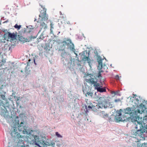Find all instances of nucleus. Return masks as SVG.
Masks as SVG:
<instances>
[{
  "label": "nucleus",
  "instance_id": "1",
  "mask_svg": "<svg viewBox=\"0 0 147 147\" xmlns=\"http://www.w3.org/2000/svg\"><path fill=\"white\" fill-rule=\"evenodd\" d=\"M146 108L143 104L141 103L139 105V109L135 111L133 108L127 107L124 110H119L115 117V119L117 122L119 121L127 122L130 119L129 117H127L126 114L130 115H137L138 113L144 114Z\"/></svg>",
  "mask_w": 147,
  "mask_h": 147
},
{
  "label": "nucleus",
  "instance_id": "2",
  "mask_svg": "<svg viewBox=\"0 0 147 147\" xmlns=\"http://www.w3.org/2000/svg\"><path fill=\"white\" fill-rule=\"evenodd\" d=\"M134 127L136 131H132L133 135L135 136L138 140H145L144 133H147V125L143 123L142 121L136 122L134 123Z\"/></svg>",
  "mask_w": 147,
  "mask_h": 147
},
{
  "label": "nucleus",
  "instance_id": "3",
  "mask_svg": "<svg viewBox=\"0 0 147 147\" xmlns=\"http://www.w3.org/2000/svg\"><path fill=\"white\" fill-rule=\"evenodd\" d=\"M61 43L62 45L60 46V48L62 50H65L67 46L68 49H69L77 55L75 52L74 45L70 39L69 38H65L64 40Z\"/></svg>",
  "mask_w": 147,
  "mask_h": 147
},
{
  "label": "nucleus",
  "instance_id": "4",
  "mask_svg": "<svg viewBox=\"0 0 147 147\" xmlns=\"http://www.w3.org/2000/svg\"><path fill=\"white\" fill-rule=\"evenodd\" d=\"M86 78L85 80L86 82L89 83L91 86L93 85L95 89L97 90L99 86V84L97 83V81L95 80V79L91 77V76H93L91 74H87Z\"/></svg>",
  "mask_w": 147,
  "mask_h": 147
},
{
  "label": "nucleus",
  "instance_id": "5",
  "mask_svg": "<svg viewBox=\"0 0 147 147\" xmlns=\"http://www.w3.org/2000/svg\"><path fill=\"white\" fill-rule=\"evenodd\" d=\"M11 135L12 137L19 140V141L18 142V144H19L20 141L21 143L23 144H24V140H21L20 139L21 138H24L25 136H22L19 133H18L16 127H14L13 128L12 131L11 133Z\"/></svg>",
  "mask_w": 147,
  "mask_h": 147
},
{
  "label": "nucleus",
  "instance_id": "6",
  "mask_svg": "<svg viewBox=\"0 0 147 147\" xmlns=\"http://www.w3.org/2000/svg\"><path fill=\"white\" fill-rule=\"evenodd\" d=\"M81 56L82 58V60L84 61H87L88 63H90V59L89 58V53L87 51H84L82 52L81 54Z\"/></svg>",
  "mask_w": 147,
  "mask_h": 147
},
{
  "label": "nucleus",
  "instance_id": "7",
  "mask_svg": "<svg viewBox=\"0 0 147 147\" xmlns=\"http://www.w3.org/2000/svg\"><path fill=\"white\" fill-rule=\"evenodd\" d=\"M40 5L43 9V11L41 10L39 16L41 17L42 20H47L48 19V15L46 14V9L45 8L44 6Z\"/></svg>",
  "mask_w": 147,
  "mask_h": 147
},
{
  "label": "nucleus",
  "instance_id": "8",
  "mask_svg": "<svg viewBox=\"0 0 147 147\" xmlns=\"http://www.w3.org/2000/svg\"><path fill=\"white\" fill-rule=\"evenodd\" d=\"M98 105L100 106L102 108L105 106V105L107 103V101L104 97H100L97 100Z\"/></svg>",
  "mask_w": 147,
  "mask_h": 147
},
{
  "label": "nucleus",
  "instance_id": "9",
  "mask_svg": "<svg viewBox=\"0 0 147 147\" xmlns=\"http://www.w3.org/2000/svg\"><path fill=\"white\" fill-rule=\"evenodd\" d=\"M25 126H24V124L23 122H21L20 124L18 126V129L19 131H22L23 134H28V132L25 129Z\"/></svg>",
  "mask_w": 147,
  "mask_h": 147
},
{
  "label": "nucleus",
  "instance_id": "10",
  "mask_svg": "<svg viewBox=\"0 0 147 147\" xmlns=\"http://www.w3.org/2000/svg\"><path fill=\"white\" fill-rule=\"evenodd\" d=\"M4 37L6 38L7 37L8 39H11L12 40H13L15 37V35L14 33H11L9 32H7L4 35Z\"/></svg>",
  "mask_w": 147,
  "mask_h": 147
},
{
  "label": "nucleus",
  "instance_id": "11",
  "mask_svg": "<svg viewBox=\"0 0 147 147\" xmlns=\"http://www.w3.org/2000/svg\"><path fill=\"white\" fill-rule=\"evenodd\" d=\"M87 105H85V108L86 109V112L87 113L88 112L89 110H92V106H93L92 104L90 102V103H88L87 102Z\"/></svg>",
  "mask_w": 147,
  "mask_h": 147
},
{
  "label": "nucleus",
  "instance_id": "12",
  "mask_svg": "<svg viewBox=\"0 0 147 147\" xmlns=\"http://www.w3.org/2000/svg\"><path fill=\"white\" fill-rule=\"evenodd\" d=\"M83 91L84 93H85V94L86 96H88L91 98L92 97L93 94L92 92H91L90 91L88 92H86V90L84 89L83 90Z\"/></svg>",
  "mask_w": 147,
  "mask_h": 147
},
{
  "label": "nucleus",
  "instance_id": "13",
  "mask_svg": "<svg viewBox=\"0 0 147 147\" xmlns=\"http://www.w3.org/2000/svg\"><path fill=\"white\" fill-rule=\"evenodd\" d=\"M102 107L99 105L97 104L96 106L93 105L92 111L94 112H97L99 111L98 110L100 108H102Z\"/></svg>",
  "mask_w": 147,
  "mask_h": 147
},
{
  "label": "nucleus",
  "instance_id": "14",
  "mask_svg": "<svg viewBox=\"0 0 147 147\" xmlns=\"http://www.w3.org/2000/svg\"><path fill=\"white\" fill-rule=\"evenodd\" d=\"M98 67L99 69H101L102 67V60L101 58H99L98 59Z\"/></svg>",
  "mask_w": 147,
  "mask_h": 147
},
{
  "label": "nucleus",
  "instance_id": "15",
  "mask_svg": "<svg viewBox=\"0 0 147 147\" xmlns=\"http://www.w3.org/2000/svg\"><path fill=\"white\" fill-rule=\"evenodd\" d=\"M100 115L101 117L104 118L108 117L109 116L108 115L107 113L103 111H102L100 112Z\"/></svg>",
  "mask_w": 147,
  "mask_h": 147
},
{
  "label": "nucleus",
  "instance_id": "16",
  "mask_svg": "<svg viewBox=\"0 0 147 147\" xmlns=\"http://www.w3.org/2000/svg\"><path fill=\"white\" fill-rule=\"evenodd\" d=\"M133 147H141V144L140 143L139 141H136L135 143H134L132 145Z\"/></svg>",
  "mask_w": 147,
  "mask_h": 147
},
{
  "label": "nucleus",
  "instance_id": "17",
  "mask_svg": "<svg viewBox=\"0 0 147 147\" xmlns=\"http://www.w3.org/2000/svg\"><path fill=\"white\" fill-rule=\"evenodd\" d=\"M139 117L138 116H137L133 117V118L131 119L132 121V122H134V123H135L136 122H139L138 120V119L139 120Z\"/></svg>",
  "mask_w": 147,
  "mask_h": 147
},
{
  "label": "nucleus",
  "instance_id": "18",
  "mask_svg": "<svg viewBox=\"0 0 147 147\" xmlns=\"http://www.w3.org/2000/svg\"><path fill=\"white\" fill-rule=\"evenodd\" d=\"M140 119H141V121H143V123H147V113L145 115V116H144L143 118L142 117H141Z\"/></svg>",
  "mask_w": 147,
  "mask_h": 147
},
{
  "label": "nucleus",
  "instance_id": "19",
  "mask_svg": "<svg viewBox=\"0 0 147 147\" xmlns=\"http://www.w3.org/2000/svg\"><path fill=\"white\" fill-rule=\"evenodd\" d=\"M8 113L7 111H6L5 110L3 109L1 110V115L3 116L4 117H6L7 115V114Z\"/></svg>",
  "mask_w": 147,
  "mask_h": 147
},
{
  "label": "nucleus",
  "instance_id": "20",
  "mask_svg": "<svg viewBox=\"0 0 147 147\" xmlns=\"http://www.w3.org/2000/svg\"><path fill=\"white\" fill-rule=\"evenodd\" d=\"M97 90L98 92H106V89L105 87L101 88L99 87V88H98Z\"/></svg>",
  "mask_w": 147,
  "mask_h": 147
},
{
  "label": "nucleus",
  "instance_id": "21",
  "mask_svg": "<svg viewBox=\"0 0 147 147\" xmlns=\"http://www.w3.org/2000/svg\"><path fill=\"white\" fill-rule=\"evenodd\" d=\"M41 29L43 28L44 29H46L47 28V25L44 22H42L40 24Z\"/></svg>",
  "mask_w": 147,
  "mask_h": 147
},
{
  "label": "nucleus",
  "instance_id": "22",
  "mask_svg": "<svg viewBox=\"0 0 147 147\" xmlns=\"http://www.w3.org/2000/svg\"><path fill=\"white\" fill-rule=\"evenodd\" d=\"M10 47L7 45H5L4 46L3 48L2 49V50L5 51V50L8 49L9 50V49Z\"/></svg>",
  "mask_w": 147,
  "mask_h": 147
},
{
  "label": "nucleus",
  "instance_id": "23",
  "mask_svg": "<svg viewBox=\"0 0 147 147\" xmlns=\"http://www.w3.org/2000/svg\"><path fill=\"white\" fill-rule=\"evenodd\" d=\"M21 72H23L24 71V72L26 73L27 74L28 73V71L27 69V67L26 66L24 69V70H21Z\"/></svg>",
  "mask_w": 147,
  "mask_h": 147
},
{
  "label": "nucleus",
  "instance_id": "24",
  "mask_svg": "<svg viewBox=\"0 0 147 147\" xmlns=\"http://www.w3.org/2000/svg\"><path fill=\"white\" fill-rule=\"evenodd\" d=\"M14 27L18 29V30H19L21 27V26H18L17 24H16L14 26Z\"/></svg>",
  "mask_w": 147,
  "mask_h": 147
},
{
  "label": "nucleus",
  "instance_id": "25",
  "mask_svg": "<svg viewBox=\"0 0 147 147\" xmlns=\"http://www.w3.org/2000/svg\"><path fill=\"white\" fill-rule=\"evenodd\" d=\"M53 24L51 23V29H50V31H51V33H53V30H52L53 29Z\"/></svg>",
  "mask_w": 147,
  "mask_h": 147
},
{
  "label": "nucleus",
  "instance_id": "26",
  "mask_svg": "<svg viewBox=\"0 0 147 147\" xmlns=\"http://www.w3.org/2000/svg\"><path fill=\"white\" fill-rule=\"evenodd\" d=\"M6 61L5 60H2L0 62L1 63V66L2 65H4V63H5Z\"/></svg>",
  "mask_w": 147,
  "mask_h": 147
},
{
  "label": "nucleus",
  "instance_id": "27",
  "mask_svg": "<svg viewBox=\"0 0 147 147\" xmlns=\"http://www.w3.org/2000/svg\"><path fill=\"white\" fill-rule=\"evenodd\" d=\"M141 147H147V143H144L141 144Z\"/></svg>",
  "mask_w": 147,
  "mask_h": 147
},
{
  "label": "nucleus",
  "instance_id": "28",
  "mask_svg": "<svg viewBox=\"0 0 147 147\" xmlns=\"http://www.w3.org/2000/svg\"><path fill=\"white\" fill-rule=\"evenodd\" d=\"M56 135L59 138H62V136L59 134L58 132H57L55 133Z\"/></svg>",
  "mask_w": 147,
  "mask_h": 147
},
{
  "label": "nucleus",
  "instance_id": "29",
  "mask_svg": "<svg viewBox=\"0 0 147 147\" xmlns=\"http://www.w3.org/2000/svg\"><path fill=\"white\" fill-rule=\"evenodd\" d=\"M119 76L118 75H116L115 77V78L117 80H119Z\"/></svg>",
  "mask_w": 147,
  "mask_h": 147
},
{
  "label": "nucleus",
  "instance_id": "30",
  "mask_svg": "<svg viewBox=\"0 0 147 147\" xmlns=\"http://www.w3.org/2000/svg\"><path fill=\"white\" fill-rule=\"evenodd\" d=\"M65 20H67V19L66 18H64V23L65 24H70V22H69V21H65Z\"/></svg>",
  "mask_w": 147,
  "mask_h": 147
},
{
  "label": "nucleus",
  "instance_id": "31",
  "mask_svg": "<svg viewBox=\"0 0 147 147\" xmlns=\"http://www.w3.org/2000/svg\"><path fill=\"white\" fill-rule=\"evenodd\" d=\"M1 97L3 100H5V96L3 95H1Z\"/></svg>",
  "mask_w": 147,
  "mask_h": 147
},
{
  "label": "nucleus",
  "instance_id": "32",
  "mask_svg": "<svg viewBox=\"0 0 147 147\" xmlns=\"http://www.w3.org/2000/svg\"><path fill=\"white\" fill-rule=\"evenodd\" d=\"M67 54L66 53H63V54H61V56L62 57H63V58H65V55H67Z\"/></svg>",
  "mask_w": 147,
  "mask_h": 147
},
{
  "label": "nucleus",
  "instance_id": "33",
  "mask_svg": "<svg viewBox=\"0 0 147 147\" xmlns=\"http://www.w3.org/2000/svg\"><path fill=\"white\" fill-rule=\"evenodd\" d=\"M120 101V100L119 99H115V101L116 102H117Z\"/></svg>",
  "mask_w": 147,
  "mask_h": 147
},
{
  "label": "nucleus",
  "instance_id": "34",
  "mask_svg": "<svg viewBox=\"0 0 147 147\" xmlns=\"http://www.w3.org/2000/svg\"><path fill=\"white\" fill-rule=\"evenodd\" d=\"M98 77H101V74H100V72H99L98 74Z\"/></svg>",
  "mask_w": 147,
  "mask_h": 147
},
{
  "label": "nucleus",
  "instance_id": "35",
  "mask_svg": "<svg viewBox=\"0 0 147 147\" xmlns=\"http://www.w3.org/2000/svg\"><path fill=\"white\" fill-rule=\"evenodd\" d=\"M33 60H34V62L35 64V65H36V63L35 62V58H33Z\"/></svg>",
  "mask_w": 147,
  "mask_h": 147
},
{
  "label": "nucleus",
  "instance_id": "36",
  "mask_svg": "<svg viewBox=\"0 0 147 147\" xmlns=\"http://www.w3.org/2000/svg\"><path fill=\"white\" fill-rule=\"evenodd\" d=\"M20 147H26L25 146L22 145Z\"/></svg>",
  "mask_w": 147,
  "mask_h": 147
},
{
  "label": "nucleus",
  "instance_id": "37",
  "mask_svg": "<svg viewBox=\"0 0 147 147\" xmlns=\"http://www.w3.org/2000/svg\"><path fill=\"white\" fill-rule=\"evenodd\" d=\"M113 92V93H112V94H113V93H114L115 94V92H114H114Z\"/></svg>",
  "mask_w": 147,
  "mask_h": 147
},
{
  "label": "nucleus",
  "instance_id": "38",
  "mask_svg": "<svg viewBox=\"0 0 147 147\" xmlns=\"http://www.w3.org/2000/svg\"><path fill=\"white\" fill-rule=\"evenodd\" d=\"M113 92V93H112V94H113V93H114L115 94V92H114H114Z\"/></svg>",
  "mask_w": 147,
  "mask_h": 147
},
{
  "label": "nucleus",
  "instance_id": "39",
  "mask_svg": "<svg viewBox=\"0 0 147 147\" xmlns=\"http://www.w3.org/2000/svg\"><path fill=\"white\" fill-rule=\"evenodd\" d=\"M30 60H30V59H29L28 60V61H29V62H30Z\"/></svg>",
  "mask_w": 147,
  "mask_h": 147
},
{
  "label": "nucleus",
  "instance_id": "40",
  "mask_svg": "<svg viewBox=\"0 0 147 147\" xmlns=\"http://www.w3.org/2000/svg\"><path fill=\"white\" fill-rule=\"evenodd\" d=\"M109 122H110V119H109Z\"/></svg>",
  "mask_w": 147,
  "mask_h": 147
},
{
  "label": "nucleus",
  "instance_id": "41",
  "mask_svg": "<svg viewBox=\"0 0 147 147\" xmlns=\"http://www.w3.org/2000/svg\"><path fill=\"white\" fill-rule=\"evenodd\" d=\"M0 105H1V103H0Z\"/></svg>",
  "mask_w": 147,
  "mask_h": 147
}]
</instances>
